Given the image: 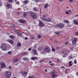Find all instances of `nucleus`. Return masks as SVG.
I'll list each match as a JSON object with an SVG mask.
<instances>
[{
	"label": "nucleus",
	"instance_id": "f257e3e1",
	"mask_svg": "<svg viewBox=\"0 0 78 78\" xmlns=\"http://www.w3.org/2000/svg\"><path fill=\"white\" fill-rule=\"evenodd\" d=\"M45 15H44L43 16V17L41 18V19H42L43 20L46 21L47 22H51V20L49 17H48L47 19H45Z\"/></svg>",
	"mask_w": 78,
	"mask_h": 78
},
{
	"label": "nucleus",
	"instance_id": "f03ea898",
	"mask_svg": "<svg viewBox=\"0 0 78 78\" xmlns=\"http://www.w3.org/2000/svg\"><path fill=\"white\" fill-rule=\"evenodd\" d=\"M12 73L11 72L9 71H7L5 72V76L7 78H11V76Z\"/></svg>",
	"mask_w": 78,
	"mask_h": 78
},
{
	"label": "nucleus",
	"instance_id": "7ed1b4c3",
	"mask_svg": "<svg viewBox=\"0 0 78 78\" xmlns=\"http://www.w3.org/2000/svg\"><path fill=\"white\" fill-rule=\"evenodd\" d=\"M44 50L46 53H50L51 51V49L50 48L49 46H46Z\"/></svg>",
	"mask_w": 78,
	"mask_h": 78
},
{
	"label": "nucleus",
	"instance_id": "20e7f679",
	"mask_svg": "<svg viewBox=\"0 0 78 78\" xmlns=\"http://www.w3.org/2000/svg\"><path fill=\"white\" fill-rule=\"evenodd\" d=\"M57 27H59L60 28H62L64 27V26L62 23H59L57 25Z\"/></svg>",
	"mask_w": 78,
	"mask_h": 78
},
{
	"label": "nucleus",
	"instance_id": "39448f33",
	"mask_svg": "<svg viewBox=\"0 0 78 78\" xmlns=\"http://www.w3.org/2000/svg\"><path fill=\"white\" fill-rule=\"evenodd\" d=\"M78 41V38L76 37L75 38L74 40L72 42V43L73 45L76 44V43Z\"/></svg>",
	"mask_w": 78,
	"mask_h": 78
},
{
	"label": "nucleus",
	"instance_id": "423d86ee",
	"mask_svg": "<svg viewBox=\"0 0 78 78\" xmlns=\"http://www.w3.org/2000/svg\"><path fill=\"white\" fill-rule=\"evenodd\" d=\"M31 17L33 19H37V15L34 13H33L31 16Z\"/></svg>",
	"mask_w": 78,
	"mask_h": 78
},
{
	"label": "nucleus",
	"instance_id": "0eeeda50",
	"mask_svg": "<svg viewBox=\"0 0 78 78\" xmlns=\"http://www.w3.org/2000/svg\"><path fill=\"white\" fill-rule=\"evenodd\" d=\"M39 22H40L39 25L40 27H43L45 26V24H44L42 23V21H39Z\"/></svg>",
	"mask_w": 78,
	"mask_h": 78
},
{
	"label": "nucleus",
	"instance_id": "6e6552de",
	"mask_svg": "<svg viewBox=\"0 0 78 78\" xmlns=\"http://www.w3.org/2000/svg\"><path fill=\"white\" fill-rule=\"evenodd\" d=\"M0 64L2 68H4V67H5V66H6L5 63H3V62H1Z\"/></svg>",
	"mask_w": 78,
	"mask_h": 78
},
{
	"label": "nucleus",
	"instance_id": "1a4fd4ad",
	"mask_svg": "<svg viewBox=\"0 0 78 78\" xmlns=\"http://www.w3.org/2000/svg\"><path fill=\"white\" fill-rule=\"evenodd\" d=\"M19 22L20 23H26V20H23L22 19L19 20Z\"/></svg>",
	"mask_w": 78,
	"mask_h": 78
},
{
	"label": "nucleus",
	"instance_id": "9d476101",
	"mask_svg": "<svg viewBox=\"0 0 78 78\" xmlns=\"http://www.w3.org/2000/svg\"><path fill=\"white\" fill-rule=\"evenodd\" d=\"M32 51L33 52L34 55H37V51H36V50H35L34 49H33L32 50Z\"/></svg>",
	"mask_w": 78,
	"mask_h": 78
},
{
	"label": "nucleus",
	"instance_id": "9b49d317",
	"mask_svg": "<svg viewBox=\"0 0 78 78\" xmlns=\"http://www.w3.org/2000/svg\"><path fill=\"white\" fill-rule=\"evenodd\" d=\"M31 60H37L38 58L37 57H33L31 58Z\"/></svg>",
	"mask_w": 78,
	"mask_h": 78
},
{
	"label": "nucleus",
	"instance_id": "f8f14e48",
	"mask_svg": "<svg viewBox=\"0 0 78 78\" xmlns=\"http://www.w3.org/2000/svg\"><path fill=\"white\" fill-rule=\"evenodd\" d=\"M73 21L74 22V23L75 25H78V21L77 20H73Z\"/></svg>",
	"mask_w": 78,
	"mask_h": 78
},
{
	"label": "nucleus",
	"instance_id": "ddd939ff",
	"mask_svg": "<svg viewBox=\"0 0 78 78\" xmlns=\"http://www.w3.org/2000/svg\"><path fill=\"white\" fill-rule=\"evenodd\" d=\"M48 7V4L47 3L45 4L44 6V8L45 9L47 8Z\"/></svg>",
	"mask_w": 78,
	"mask_h": 78
},
{
	"label": "nucleus",
	"instance_id": "4468645a",
	"mask_svg": "<svg viewBox=\"0 0 78 78\" xmlns=\"http://www.w3.org/2000/svg\"><path fill=\"white\" fill-rule=\"evenodd\" d=\"M9 37L10 38H11V39H16V37H15V36L12 35H10Z\"/></svg>",
	"mask_w": 78,
	"mask_h": 78
},
{
	"label": "nucleus",
	"instance_id": "2eb2a0df",
	"mask_svg": "<svg viewBox=\"0 0 78 78\" xmlns=\"http://www.w3.org/2000/svg\"><path fill=\"white\" fill-rule=\"evenodd\" d=\"M22 75L23 76H26L28 75V73L27 72H24V73H23Z\"/></svg>",
	"mask_w": 78,
	"mask_h": 78
},
{
	"label": "nucleus",
	"instance_id": "dca6fc26",
	"mask_svg": "<svg viewBox=\"0 0 78 78\" xmlns=\"http://www.w3.org/2000/svg\"><path fill=\"white\" fill-rule=\"evenodd\" d=\"M8 42L11 44H14V42L12 40H9L7 41Z\"/></svg>",
	"mask_w": 78,
	"mask_h": 78
},
{
	"label": "nucleus",
	"instance_id": "f3484780",
	"mask_svg": "<svg viewBox=\"0 0 78 78\" xmlns=\"http://www.w3.org/2000/svg\"><path fill=\"white\" fill-rule=\"evenodd\" d=\"M29 2V1L28 0H26L25 1H23V3H24V4H28Z\"/></svg>",
	"mask_w": 78,
	"mask_h": 78
},
{
	"label": "nucleus",
	"instance_id": "a211bd4d",
	"mask_svg": "<svg viewBox=\"0 0 78 78\" xmlns=\"http://www.w3.org/2000/svg\"><path fill=\"white\" fill-rule=\"evenodd\" d=\"M17 47H21V43L19 42L17 44Z\"/></svg>",
	"mask_w": 78,
	"mask_h": 78
},
{
	"label": "nucleus",
	"instance_id": "6ab92c4d",
	"mask_svg": "<svg viewBox=\"0 0 78 78\" xmlns=\"http://www.w3.org/2000/svg\"><path fill=\"white\" fill-rule=\"evenodd\" d=\"M19 60L17 59V58H15L14 59V62H17Z\"/></svg>",
	"mask_w": 78,
	"mask_h": 78
},
{
	"label": "nucleus",
	"instance_id": "aec40b11",
	"mask_svg": "<svg viewBox=\"0 0 78 78\" xmlns=\"http://www.w3.org/2000/svg\"><path fill=\"white\" fill-rule=\"evenodd\" d=\"M1 45H2V46H4V47H5V48L7 47V46H6V44L5 43H2L1 44Z\"/></svg>",
	"mask_w": 78,
	"mask_h": 78
},
{
	"label": "nucleus",
	"instance_id": "412c9836",
	"mask_svg": "<svg viewBox=\"0 0 78 78\" xmlns=\"http://www.w3.org/2000/svg\"><path fill=\"white\" fill-rule=\"evenodd\" d=\"M27 55V52H23L22 54V56H25V55Z\"/></svg>",
	"mask_w": 78,
	"mask_h": 78
},
{
	"label": "nucleus",
	"instance_id": "4be33fe9",
	"mask_svg": "<svg viewBox=\"0 0 78 78\" xmlns=\"http://www.w3.org/2000/svg\"><path fill=\"white\" fill-rule=\"evenodd\" d=\"M10 4H6V7H7L8 8H10Z\"/></svg>",
	"mask_w": 78,
	"mask_h": 78
},
{
	"label": "nucleus",
	"instance_id": "5701e85b",
	"mask_svg": "<svg viewBox=\"0 0 78 78\" xmlns=\"http://www.w3.org/2000/svg\"><path fill=\"white\" fill-rule=\"evenodd\" d=\"M38 50V51H41V50H42V47H39L37 49Z\"/></svg>",
	"mask_w": 78,
	"mask_h": 78
},
{
	"label": "nucleus",
	"instance_id": "b1692460",
	"mask_svg": "<svg viewBox=\"0 0 78 78\" xmlns=\"http://www.w3.org/2000/svg\"><path fill=\"white\" fill-rule=\"evenodd\" d=\"M64 22H65V23H69V22L67 20H64Z\"/></svg>",
	"mask_w": 78,
	"mask_h": 78
},
{
	"label": "nucleus",
	"instance_id": "393cba45",
	"mask_svg": "<svg viewBox=\"0 0 78 78\" xmlns=\"http://www.w3.org/2000/svg\"><path fill=\"white\" fill-rule=\"evenodd\" d=\"M23 59L24 61H27L28 60V58H23Z\"/></svg>",
	"mask_w": 78,
	"mask_h": 78
},
{
	"label": "nucleus",
	"instance_id": "a878e982",
	"mask_svg": "<svg viewBox=\"0 0 78 78\" xmlns=\"http://www.w3.org/2000/svg\"><path fill=\"white\" fill-rule=\"evenodd\" d=\"M29 13L30 14H31V16H32L33 14H34V13H33V12H32V11H30L29 12Z\"/></svg>",
	"mask_w": 78,
	"mask_h": 78
},
{
	"label": "nucleus",
	"instance_id": "bb28decb",
	"mask_svg": "<svg viewBox=\"0 0 78 78\" xmlns=\"http://www.w3.org/2000/svg\"><path fill=\"white\" fill-rule=\"evenodd\" d=\"M27 12H24V13L23 14V16H24V17H25V16H27Z\"/></svg>",
	"mask_w": 78,
	"mask_h": 78
},
{
	"label": "nucleus",
	"instance_id": "cd10ccee",
	"mask_svg": "<svg viewBox=\"0 0 78 78\" xmlns=\"http://www.w3.org/2000/svg\"><path fill=\"white\" fill-rule=\"evenodd\" d=\"M18 36H22V34L21 33H20V34L19 33L18 34Z\"/></svg>",
	"mask_w": 78,
	"mask_h": 78
},
{
	"label": "nucleus",
	"instance_id": "c85d7f7f",
	"mask_svg": "<svg viewBox=\"0 0 78 78\" xmlns=\"http://www.w3.org/2000/svg\"><path fill=\"white\" fill-rule=\"evenodd\" d=\"M33 10L34 11H37V8L36 7H35L33 9Z\"/></svg>",
	"mask_w": 78,
	"mask_h": 78
},
{
	"label": "nucleus",
	"instance_id": "c756f323",
	"mask_svg": "<svg viewBox=\"0 0 78 78\" xmlns=\"http://www.w3.org/2000/svg\"><path fill=\"white\" fill-rule=\"evenodd\" d=\"M50 65L51 66H53L55 65V64L53 63H51L50 64Z\"/></svg>",
	"mask_w": 78,
	"mask_h": 78
},
{
	"label": "nucleus",
	"instance_id": "7c9ffc66",
	"mask_svg": "<svg viewBox=\"0 0 78 78\" xmlns=\"http://www.w3.org/2000/svg\"><path fill=\"white\" fill-rule=\"evenodd\" d=\"M55 34H59V32L55 31Z\"/></svg>",
	"mask_w": 78,
	"mask_h": 78
},
{
	"label": "nucleus",
	"instance_id": "2f4dec72",
	"mask_svg": "<svg viewBox=\"0 0 78 78\" xmlns=\"http://www.w3.org/2000/svg\"><path fill=\"white\" fill-rule=\"evenodd\" d=\"M33 0L34 1H35V2L37 3V2H39V0Z\"/></svg>",
	"mask_w": 78,
	"mask_h": 78
},
{
	"label": "nucleus",
	"instance_id": "473e14b6",
	"mask_svg": "<svg viewBox=\"0 0 78 78\" xmlns=\"http://www.w3.org/2000/svg\"><path fill=\"white\" fill-rule=\"evenodd\" d=\"M56 76V74L53 75L52 76V78H55V77Z\"/></svg>",
	"mask_w": 78,
	"mask_h": 78
},
{
	"label": "nucleus",
	"instance_id": "72a5a7b5",
	"mask_svg": "<svg viewBox=\"0 0 78 78\" xmlns=\"http://www.w3.org/2000/svg\"><path fill=\"white\" fill-rule=\"evenodd\" d=\"M55 73V71L51 72V74H54Z\"/></svg>",
	"mask_w": 78,
	"mask_h": 78
},
{
	"label": "nucleus",
	"instance_id": "f704fd0d",
	"mask_svg": "<svg viewBox=\"0 0 78 78\" xmlns=\"http://www.w3.org/2000/svg\"><path fill=\"white\" fill-rule=\"evenodd\" d=\"M74 62L75 64H76L77 63V62H76V59H75L74 61Z\"/></svg>",
	"mask_w": 78,
	"mask_h": 78
},
{
	"label": "nucleus",
	"instance_id": "c9c22d12",
	"mask_svg": "<svg viewBox=\"0 0 78 78\" xmlns=\"http://www.w3.org/2000/svg\"><path fill=\"white\" fill-rule=\"evenodd\" d=\"M8 2H10V3H12V0H9Z\"/></svg>",
	"mask_w": 78,
	"mask_h": 78
},
{
	"label": "nucleus",
	"instance_id": "e433bc0d",
	"mask_svg": "<svg viewBox=\"0 0 78 78\" xmlns=\"http://www.w3.org/2000/svg\"><path fill=\"white\" fill-rule=\"evenodd\" d=\"M12 30L13 31H17V30L16 29H12Z\"/></svg>",
	"mask_w": 78,
	"mask_h": 78
},
{
	"label": "nucleus",
	"instance_id": "4c0bfd02",
	"mask_svg": "<svg viewBox=\"0 0 78 78\" xmlns=\"http://www.w3.org/2000/svg\"><path fill=\"white\" fill-rule=\"evenodd\" d=\"M52 51L53 52H54V51H55V48H52Z\"/></svg>",
	"mask_w": 78,
	"mask_h": 78
},
{
	"label": "nucleus",
	"instance_id": "58836bf2",
	"mask_svg": "<svg viewBox=\"0 0 78 78\" xmlns=\"http://www.w3.org/2000/svg\"><path fill=\"white\" fill-rule=\"evenodd\" d=\"M41 37V35H38V38H39Z\"/></svg>",
	"mask_w": 78,
	"mask_h": 78
},
{
	"label": "nucleus",
	"instance_id": "ea45409f",
	"mask_svg": "<svg viewBox=\"0 0 78 78\" xmlns=\"http://www.w3.org/2000/svg\"><path fill=\"white\" fill-rule=\"evenodd\" d=\"M16 34H17L18 35V34H19V32L18 31H17V30H16Z\"/></svg>",
	"mask_w": 78,
	"mask_h": 78
},
{
	"label": "nucleus",
	"instance_id": "a19ab883",
	"mask_svg": "<svg viewBox=\"0 0 78 78\" xmlns=\"http://www.w3.org/2000/svg\"><path fill=\"white\" fill-rule=\"evenodd\" d=\"M65 13L66 14H69V13L68 11H66Z\"/></svg>",
	"mask_w": 78,
	"mask_h": 78
},
{
	"label": "nucleus",
	"instance_id": "79ce46f5",
	"mask_svg": "<svg viewBox=\"0 0 78 78\" xmlns=\"http://www.w3.org/2000/svg\"><path fill=\"white\" fill-rule=\"evenodd\" d=\"M16 3L17 4V5H19V4H20V3L19 1L16 2Z\"/></svg>",
	"mask_w": 78,
	"mask_h": 78
},
{
	"label": "nucleus",
	"instance_id": "37998d69",
	"mask_svg": "<svg viewBox=\"0 0 78 78\" xmlns=\"http://www.w3.org/2000/svg\"><path fill=\"white\" fill-rule=\"evenodd\" d=\"M8 54H9V55H10V54H11V51H9L8 52Z\"/></svg>",
	"mask_w": 78,
	"mask_h": 78
},
{
	"label": "nucleus",
	"instance_id": "c03bdc74",
	"mask_svg": "<svg viewBox=\"0 0 78 78\" xmlns=\"http://www.w3.org/2000/svg\"><path fill=\"white\" fill-rule=\"evenodd\" d=\"M76 35V36H78V32H77L75 33Z\"/></svg>",
	"mask_w": 78,
	"mask_h": 78
},
{
	"label": "nucleus",
	"instance_id": "a18cd8bd",
	"mask_svg": "<svg viewBox=\"0 0 78 78\" xmlns=\"http://www.w3.org/2000/svg\"><path fill=\"white\" fill-rule=\"evenodd\" d=\"M54 42H55V43H58V41H57L56 40H54Z\"/></svg>",
	"mask_w": 78,
	"mask_h": 78
},
{
	"label": "nucleus",
	"instance_id": "49530a36",
	"mask_svg": "<svg viewBox=\"0 0 78 78\" xmlns=\"http://www.w3.org/2000/svg\"><path fill=\"white\" fill-rule=\"evenodd\" d=\"M2 50H4V51H5L6 48H4L2 49Z\"/></svg>",
	"mask_w": 78,
	"mask_h": 78
},
{
	"label": "nucleus",
	"instance_id": "de8ad7c7",
	"mask_svg": "<svg viewBox=\"0 0 78 78\" xmlns=\"http://www.w3.org/2000/svg\"><path fill=\"white\" fill-rule=\"evenodd\" d=\"M72 65H73V64H69V67H70V66H72Z\"/></svg>",
	"mask_w": 78,
	"mask_h": 78
},
{
	"label": "nucleus",
	"instance_id": "09e8293b",
	"mask_svg": "<svg viewBox=\"0 0 78 78\" xmlns=\"http://www.w3.org/2000/svg\"><path fill=\"white\" fill-rule=\"evenodd\" d=\"M32 39L34 40V37L33 36L32 37Z\"/></svg>",
	"mask_w": 78,
	"mask_h": 78
},
{
	"label": "nucleus",
	"instance_id": "8fccbe9b",
	"mask_svg": "<svg viewBox=\"0 0 78 78\" xmlns=\"http://www.w3.org/2000/svg\"><path fill=\"white\" fill-rule=\"evenodd\" d=\"M73 0H69L70 2H73Z\"/></svg>",
	"mask_w": 78,
	"mask_h": 78
},
{
	"label": "nucleus",
	"instance_id": "3c124183",
	"mask_svg": "<svg viewBox=\"0 0 78 78\" xmlns=\"http://www.w3.org/2000/svg\"><path fill=\"white\" fill-rule=\"evenodd\" d=\"M72 62V61H70L69 62V64H71Z\"/></svg>",
	"mask_w": 78,
	"mask_h": 78
},
{
	"label": "nucleus",
	"instance_id": "603ef678",
	"mask_svg": "<svg viewBox=\"0 0 78 78\" xmlns=\"http://www.w3.org/2000/svg\"><path fill=\"white\" fill-rule=\"evenodd\" d=\"M59 59H58L57 60V62H59Z\"/></svg>",
	"mask_w": 78,
	"mask_h": 78
},
{
	"label": "nucleus",
	"instance_id": "864d4df0",
	"mask_svg": "<svg viewBox=\"0 0 78 78\" xmlns=\"http://www.w3.org/2000/svg\"><path fill=\"white\" fill-rule=\"evenodd\" d=\"M29 51H31V49L30 48H29L28 49Z\"/></svg>",
	"mask_w": 78,
	"mask_h": 78
},
{
	"label": "nucleus",
	"instance_id": "5fc2aeb1",
	"mask_svg": "<svg viewBox=\"0 0 78 78\" xmlns=\"http://www.w3.org/2000/svg\"><path fill=\"white\" fill-rule=\"evenodd\" d=\"M12 25H13L12 26V27H15V24H13Z\"/></svg>",
	"mask_w": 78,
	"mask_h": 78
},
{
	"label": "nucleus",
	"instance_id": "6e6d98bb",
	"mask_svg": "<svg viewBox=\"0 0 78 78\" xmlns=\"http://www.w3.org/2000/svg\"><path fill=\"white\" fill-rule=\"evenodd\" d=\"M25 40H27L28 39V38L27 37H25Z\"/></svg>",
	"mask_w": 78,
	"mask_h": 78
},
{
	"label": "nucleus",
	"instance_id": "4d7b16f0",
	"mask_svg": "<svg viewBox=\"0 0 78 78\" xmlns=\"http://www.w3.org/2000/svg\"><path fill=\"white\" fill-rule=\"evenodd\" d=\"M56 49H59V47H57L56 48Z\"/></svg>",
	"mask_w": 78,
	"mask_h": 78
},
{
	"label": "nucleus",
	"instance_id": "13d9d810",
	"mask_svg": "<svg viewBox=\"0 0 78 78\" xmlns=\"http://www.w3.org/2000/svg\"><path fill=\"white\" fill-rule=\"evenodd\" d=\"M66 55H63V58H66Z\"/></svg>",
	"mask_w": 78,
	"mask_h": 78
},
{
	"label": "nucleus",
	"instance_id": "bf43d9fd",
	"mask_svg": "<svg viewBox=\"0 0 78 78\" xmlns=\"http://www.w3.org/2000/svg\"><path fill=\"white\" fill-rule=\"evenodd\" d=\"M65 44H68V42H66V43H65Z\"/></svg>",
	"mask_w": 78,
	"mask_h": 78
},
{
	"label": "nucleus",
	"instance_id": "052dcab7",
	"mask_svg": "<svg viewBox=\"0 0 78 78\" xmlns=\"http://www.w3.org/2000/svg\"><path fill=\"white\" fill-rule=\"evenodd\" d=\"M73 47H72V48H70V49H71V50H73Z\"/></svg>",
	"mask_w": 78,
	"mask_h": 78
},
{
	"label": "nucleus",
	"instance_id": "680f3d73",
	"mask_svg": "<svg viewBox=\"0 0 78 78\" xmlns=\"http://www.w3.org/2000/svg\"><path fill=\"white\" fill-rule=\"evenodd\" d=\"M44 62L43 61H40L39 62V63H41V62Z\"/></svg>",
	"mask_w": 78,
	"mask_h": 78
},
{
	"label": "nucleus",
	"instance_id": "e2e57ef3",
	"mask_svg": "<svg viewBox=\"0 0 78 78\" xmlns=\"http://www.w3.org/2000/svg\"><path fill=\"white\" fill-rule=\"evenodd\" d=\"M0 48H3V47L2 46H0Z\"/></svg>",
	"mask_w": 78,
	"mask_h": 78
},
{
	"label": "nucleus",
	"instance_id": "0e129e2a",
	"mask_svg": "<svg viewBox=\"0 0 78 78\" xmlns=\"http://www.w3.org/2000/svg\"><path fill=\"white\" fill-rule=\"evenodd\" d=\"M52 62V61H50L49 62V64H50V63H51Z\"/></svg>",
	"mask_w": 78,
	"mask_h": 78
},
{
	"label": "nucleus",
	"instance_id": "69168bd1",
	"mask_svg": "<svg viewBox=\"0 0 78 78\" xmlns=\"http://www.w3.org/2000/svg\"><path fill=\"white\" fill-rule=\"evenodd\" d=\"M64 55H68V54H67V53H64Z\"/></svg>",
	"mask_w": 78,
	"mask_h": 78
},
{
	"label": "nucleus",
	"instance_id": "338daca9",
	"mask_svg": "<svg viewBox=\"0 0 78 78\" xmlns=\"http://www.w3.org/2000/svg\"><path fill=\"white\" fill-rule=\"evenodd\" d=\"M62 68H64V66H62V67H61V69H62Z\"/></svg>",
	"mask_w": 78,
	"mask_h": 78
},
{
	"label": "nucleus",
	"instance_id": "774afa93",
	"mask_svg": "<svg viewBox=\"0 0 78 78\" xmlns=\"http://www.w3.org/2000/svg\"><path fill=\"white\" fill-rule=\"evenodd\" d=\"M9 69H11V66H9Z\"/></svg>",
	"mask_w": 78,
	"mask_h": 78
}]
</instances>
